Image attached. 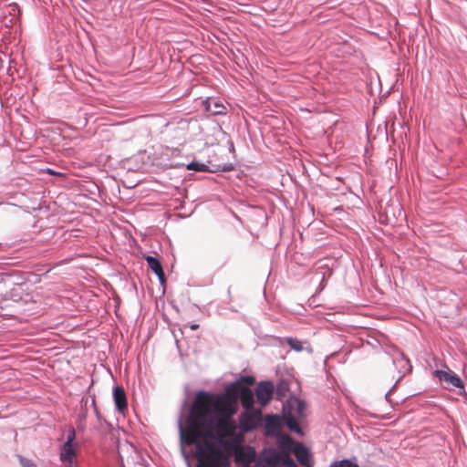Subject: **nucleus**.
Instances as JSON below:
<instances>
[{
  "label": "nucleus",
  "instance_id": "nucleus-1",
  "mask_svg": "<svg viewBox=\"0 0 467 467\" xmlns=\"http://www.w3.org/2000/svg\"><path fill=\"white\" fill-rule=\"evenodd\" d=\"M244 385L240 381L231 383L222 394L201 390L192 404L186 426L178 422L182 453L186 456L185 444L196 441L200 435L224 438L234 430L232 416L236 412L237 401Z\"/></svg>",
  "mask_w": 467,
  "mask_h": 467
},
{
  "label": "nucleus",
  "instance_id": "nucleus-2",
  "mask_svg": "<svg viewBox=\"0 0 467 467\" xmlns=\"http://www.w3.org/2000/svg\"><path fill=\"white\" fill-rule=\"evenodd\" d=\"M223 439L217 436L200 435L196 441L184 445L188 461L190 458L198 460L197 467H228L230 465V455L223 448Z\"/></svg>",
  "mask_w": 467,
  "mask_h": 467
},
{
  "label": "nucleus",
  "instance_id": "nucleus-3",
  "mask_svg": "<svg viewBox=\"0 0 467 467\" xmlns=\"http://www.w3.org/2000/svg\"><path fill=\"white\" fill-rule=\"evenodd\" d=\"M259 460L263 467H297L291 456L273 447L264 449Z\"/></svg>",
  "mask_w": 467,
  "mask_h": 467
},
{
  "label": "nucleus",
  "instance_id": "nucleus-4",
  "mask_svg": "<svg viewBox=\"0 0 467 467\" xmlns=\"http://www.w3.org/2000/svg\"><path fill=\"white\" fill-rule=\"evenodd\" d=\"M75 439L76 431L73 426H69L66 441L59 450L60 461L66 467H75L77 465L76 454L78 444L74 442Z\"/></svg>",
  "mask_w": 467,
  "mask_h": 467
},
{
  "label": "nucleus",
  "instance_id": "nucleus-5",
  "mask_svg": "<svg viewBox=\"0 0 467 467\" xmlns=\"http://www.w3.org/2000/svg\"><path fill=\"white\" fill-rule=\"evenodd\" d=\"M261 420L262 413L260 410H245L239 417L240 429L244 432L251 431L256 429Z\"/></svg>",
  "mask_w": 467,
  "mask_h": 467
},
{
  "label": "nucleus",
  "instance_id": "nucleus-6",
  "mask_svg": "<svg viewBox=\"0 0 467 467\" xmlns=\"http://www.w3.org/2000/svg\"><path fill=\"white\" fill-rule=\"evenodd\" d=\"M274 392V385L270 381H263L258 384L255 389V394L258 402L265 406L272 399Z\"/></svg>",
  "mask_w": 467,
  "mask_h": 467
},
{
  "label": "nucleus",
  "instance_id": "nucleus-7",
  "mask_svg": "<svg viewBox=\"0 0 467 467\" xmlns=\"http://www.w3.org/2000/svg\"><path fill=\"white\" fill-rule=\"evenodd\" d=\"M434 375L441 380L446 383L447 388H460L463 389V382L462 379L451 370H436Z\"/></svg>",
  "mask_w": 467,
  "mask_h": 467
},
{
  "label": "nucleus",
  "instance_id": "nucleus-8",
  "mask_svg": "<svg viewBox=\"0 0 467 467\" xmlns=\"http://www.w3.org/2000/svg\"><path fill=\"white\" fill-rule=\"evenodd\" d=\"M281 419L278 415H266L265 418V436L277 437L282 434Z\"/></svg>",
  "mask_w": 467,
  "mask_h": 467
},
{
  "label": "nucleus",
  "instance_id": "nucleus-9",
  "mask_svg": "<svg viewBox=\"0 0 467 467\" xmlns=\"http://www.w3.org/2000/svg\"><path fill=\"white\" fill-rule=\"evenodd\" d=\"M234 459L236 463L243 464L244 467H246L254 461V451L250 447L244 448L237 446L234 450Z\"/></svg>",
  "mask_w": 467,
  "mask_h": 467
},
{
  "label": "nucleus",
  "instance_id": "nucleus-10",
  "mask_svg": "<svg viewBox=\"0 0 467 467\" xmlns=\"http://www.w3.org/2000/svg\"><path fill=\"white\" fill-rule=\"evenodd\" d=\"M276 438V445L278 447V451L283 452L284 454L289 455L293 452L296 445L297 444L289 435L287 434H280L277 435Z\"/></svg>",
  "mask_w": 467,
  "mask_h": 467
},
{
  "label": "nucleus",
  "instance_id": "nucleus-11",
  "mask_svg": "<svg viewBox=\"0 0 467 467\" xmlns=\"http://www.w3.org/2000/svg\"><path fill=\"white\" fill-rule=\"evenodd\" d=\"M302 467H311L308 449L301 442H297L293 452Z\"/></svg>",
  "mask_w": 467,
  "mask_h": 467
},
{
  "label": "nucleus",
  "instance_id": "nucleus-12",
  "mask_svg": "<svg viewBox=\"0 0 467 467\" xmlns=\"http://www.w3.org/2000/svg\"><path fill=\"white\" fill-rule=\"evenodd\" d=\"M113 398L116 408L119 411H124L127 409V398L125 391L120 387H115L113 389Z\"/></svg>",
  "mask_w": 467,
  "mask_h": 467
},
{
  "label": "nucleus",
  "instance_id": "nucleus-13",
  "mask_svg": "<svg viewBox=\"0 0 467 467\" xmlns=\"http://www.w3.org/2000/svg\"><path fill=\"white\" fill-rule=\"evenodd\" d=\"M239 400L244 410L254 409V392L246 386L241 390Z\"/></svg>",
  "mask_w": 467,
  "mask_h": 467
},
{
  "label": "nucleus",
  "instance_id": "nucleus-14",
  "mask_svg": "<svg viewBox=\"0 0 467 467\" xmlns=\"http://www.w3.org/2000/svg\"><path fill=\"white\" fill-rule=\"evenodd\" d=\"M206 110L213 115H223L226 114L225 106L218 100L208 99L205 101Z\"/></svg>",
  "mask_w": 467,
  "mask_h": 467
},
{
  "label": "nucleus",
  "instance_id": "nucleus-15",
  "mask_svg": "<svg viewBox=\"0 0 467 467\" xmlns=\"http://www.w3.org/2000/svg\"><path fill=\"white\" fill-rule=\"evenodd\" d=\"M146 261L148 266L151 269V271L158 276L160 281L162 283L164 281V273L162 270V266L158 258L148 255L146 256Z\"/></svg>",
  "mask_w": 467,
  "mask_h": 467
},
{
  "label": "nucleus",
  "instance_id": "nucleus-16",
  "mask_svg": "<svg viewBox=\"0 0 467 467\" xmlns=\"http://www.w3.org/2000/svg\"><path fill=\"white\" fill-rule=\"evenodd\" d=\"M393 363L397 368H400V372L402 375L411 370L410 360L405 358L403 354H399V356L393 359Z\"/></svg>",
  "mask_w": 467,
  "mask_h": 467
},
{
  "label": "nucleus",
  "instance_id": "nucleus-17",
  "mask_svg": "<svg viewBox=\"0 0 467 467\" xmlns=\"http://www.w3.org/2000/svg\"><path fill=\"white\" fill-rule=\"evenodd\" d=\"M285 421L287 428L290 431H295V432L298 433L299 435L303 434V431L299 426L297 420L291 413L285 414Z\"/></svg>",
  "mask_w": 467,
  "mask_h": 467
},
{
  "label": "nucleus",
  "instance_id": "nucleus-18",
  "mask_svg": "<svg viewBox=\"0 0 467 467\" xmlns=\"http://www.w3.org/2000/svg\"><path fill=\"white\" fill-rule=\"evenodd\" d=\"M187 169L197 171H205L207 170V165L199 161H192L187 165Z\"/></svg>",
  "mask_w": 467,
  "mask_h": 467
},
{
  "label": "nucleus",
  "instance_id": "nucleus-19",
  "mask_svg": "<svg viewBox=\"0 0 467 467\" xmlns=\"http://www.w3.org/2000/svg\"><path fill=\"white\" fill-rule=\"evenodd\" d=\"M286 342L291 348L296 351H301L303 349L302 342L294 337H287Z\"/></svg>",
  "mask_w": 467,
  "mask_h": 467
},
{
  "label": "nucleus",
  "instance_id": "nucleus-20",
  "mask_svg": "<svg viewBox=\"0 0 467 467\" xmlns=\"http://www.w3.org/2000/svg\"><path fill=\"white\" fill-rule=\"evenodd\" d=\"M330 467H358V465L355 462H352L349 460H342L339 462H336L330 465Z\"/></svg>",
  "mask_w": 467,
  "mask_h": 467
},
{
  "label": "nucleus",
  "instance_id": "nucleus-21",
  "mask_svg": "<svg viewBox=\"0 0 467 467\" xmlns=\"http://www.w3.org/2000/svg\"><path fill=\"white\" fill-rule=\"evenodd\" d=\"M20 463L22 467H36L32 461L26 458H20Z\"/></svg>",
  "mask_w": 467,
  "mask_h": 467
},
{
  "label": "nucleus",
  "instance_id": "nucleus-22",
  "mask_svg": "<svg viewBox=\"0 0 467 467\" xmlns=\"http://www.w3.org/2000/svg\"><path fill=\"white\" fill-rule=\"evenodd\" d=\"M296 403H297V410L299 413H302L304 409H305V403L303 400H296Z\"/></svg>",
  "mask_w": 467,
  "mask_h": 467
},
{
  "label": "nucleus",
  "instance_id": "nucleus-23",
  "mask_svg": "<svg viewBox=\"0 0 467 467\" xmlns=\"http://www.w3.org/2000/svg\"><path fill=\"white\" fill-rule=\"evenodd\" d=\"M244 379L248 383H253L254 381V378L252 377H245Z\"/></svg>",
  "mask_w": 467,
  "mask_h": 467
},
{
  "label": "nucleus",
  "instance_id": "nucleus-24",
  "mask_svg": "<svg viewBox=\"0 0 467 467\" xmlns=\"http://www.w3.org/2000/svg\"><path fill=\"white\" fill-rule=\"evenodd\" d=\"M198 327H199V325H198V324H192V325L191 326V329H192V330H195V329H197Z\"/></svg>",
  "mask_w": 467,
  "mask_h": 467
},
{
  "label": "nucleus",
  "instance_id": "nucleus-25",
  "mask_svg": "<svg viewBox=\"0 0 467 467\" xmlns=\"http://www.w3.org/2000/svg\"><path fill=\"white\" fill-rule=\"evenodd\" d=\"M47 171H48L49 173H51V174H54V173H55V171H53V170H50V169H48V170H47Z\"/></svg>",
  "mask_w": 467,
  "mask_h": 467
},
{
  "label": "nucleus",
  "instance_id": "nucleus-26",
  "mask_svg": "<svg viewBox=\"0 0 467 467\" xmlns=\"http://www.w3.org/2000/svg\"><path fill=\"white\" fill-rule=\"evenodd\" d=\"M280 389H281V385H279V386L277 387V390L279 391V390H280Z\"/></svg>",
  "mask_w": 467,
  "mask_h": 467
}]
</instances>
